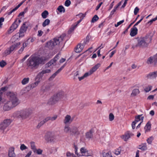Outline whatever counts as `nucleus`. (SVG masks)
<instances>
[{
	"label": "nucleus",
	"mask_w": 157,
	"mask_h": 157,
	"mask_svg": "<svg viewBox=\"0 0 157 157\" xmlns=\"http://www.w3.org/2000/svg\"><path fill=\"white\" fill-rule=\"evenodd\" d=\"M40 61V58L34 56H31L26 62L27 69L33 71L38 68Z\"/></svg>",
	"instance_id": "nucleus-1"
},
{
	"label": "nucleus",
	"mask_w": 157,
	"mask_h": 157,
	"mask_svg": "<svg viewBox=\"0 0 157 157\" xmlns=\"http://www.w3.org/2000/svg\"><path fill=\"white\" fill-rule=\"evenodd\" d=\"M151 40V38L149 36H146L144 37L140 38L138 40V43L136 45V47L142 48L146 47Z\"/></svg>",
	"instance_id": "nucleus-2"
},
{
	"label": "nucleus",
	"mask_w": 157,
	"mask_h": 157,
	"mask_svg": "<svg viewBox=\"0 0 157 157\" xmlns=\"http://www.w3.org/2000/svg\"><path fill=\"white\" fill-rule=\"evenodd\" d=\"M65 36L64 34H63L59 37L55 38L52 40L46 43V46L50 49L53 48L55 46L59 44Z\"/></svg>",
	"instance_id": "nucleus-3"
},
{
	"label": "nucleus",
	"mask_w": 157,
	"mask_h": 157,
	"mask_svg": "<svg viewBox=\"0 0 157 157\" xmlns=\"http://www.w3.org/2000/svg\"><path fill=\"white\" fill-rule=\"evenodd\" d=\"M32 113V111L30 109H26L20 111L16 112L14 113L15 117H20L22 119H25L28 118Z\"/></svg>",
	"instance_id": "nucleus-4"
},
{
	"label": "nucleus",
	"mask_w": 157,
	"mask_h": 157,
	"mask_svg": "<svg viewBox=\"0 0 157 157\" xmlns=\"http://www.w3.org/2000/svg\"><path fill=\"white\" fill-rule=\"evenodd\" d=\"M21 44L20 42H18L11 45L9 48H7L2 53L3 56H6L10 55L14 50L17 49L18 47Z\"/></svg>",
	"instance_id": "nucleus-5"
},
{
	"label": "nucleus",
	"mask_w": 157,
	"mask_h": 157,
	"mask_svg": "<svg viewBox=\"0 0 157 157\" xmlns=\"http://www.w3.org/2000/svg\"><path fill=\"white\" fill-rule=\"evenodd\" d=\"M9 95L10 98L9 101L13 107L16 106L19 104L20 101L15 94L13 93H10Z\"/></svg>",
	"instance_id": "nucleus-6"
},
{
	"label": "nucleus",
	"mask_w": 157,
	"mask_h": 157,
	"mask_svg": "<svg viewBox=\"0 0 157 157\" xmlns=\"http://www.w3.org/2000/svg\"><path fill=\"white\" fill-rule=\"evenodd\" d=\"M44 139L48 143H55L56 141V136L51 132H48L45 135Z\"/></svg>",
	"instance_id": "nucleus-7"
},
{
	"label": "nucleus",
	"mask_w": 157,
	"mask_h": 157,
	"mask_svg": "<svg viewBox=\"0 0 157 157\" xmlns=\"http://www.w3.org/2000/svg\"><path fill=\"white\" fill-rule=\"evenodd\" d=\"M11 122V120L10 119L4 120L0 124V129L5 130L10 125Z\"/></svg>",
	"instance_id": "nucleus-8"
},
{
	"label": "nucleus",
	"mask_w": 157,
	"mask_h": 157,
	"mask_svg": "<svg viewBox=\"0 0 157 157\" xmlns=\"http://www.w3.org/2000/svg\"><path fill=\"white\" fill-rule=\"evenodd\" d=\"M51 72V70L49 69H48L43 70L38 73L36 78L37 79H40L41 81L42 78L44 74L50 73Z\"/></svg>",
	"instance_id": "nucleus-9"
},
{
	"label": "nucleus",
	"mask_w": 157,
	"mask_h": 157,
	"mask_svg": "<svg viewBox=\"0 0 157 157\" xmlns=\"http://www.w3.org/2000/svg\"><path fill=\"white\" fill-rule=\"evenodd\" d=\"M59 55L60 54H57L53 59L51 60L47 63L46 64L47 65L48 67L51 66L52 65H55L56 64V61L59 58Z\"/></svg>",
	"instance_id": "nucleus-10"
},
{
	"label": "nucleus",
	"mask_w": 157,
	"mask_h": 157,
	"mask_svg": "<svg viewBox=\"0 0 157 157\" xmlns=\"http://www.w3.org/2000/svg\"><path fill=\"white\" fill-rule=\"evenodd\" d=\"M134 135V134L132 132L130 131H128L122 136L121 138L124 141H126L128 140L131 137Z\"/></svg>",
	"instance_id": "nucleus-11"
},
{
	"label": "nucleus",
	"mask_w": 157,
	"mask_h": 157,
	"mask_svg": "<svg viewBox=\"0 0 157 157\" xmlns=\"http://www.w3.org/2000/svg\"><path fill=\"white\" fill-rule=\"evenodd\" d=\"M18 24L17 20L15 21L11 26L10 29L7 31L9 34H10L13 32L15 29H16L18 27Z\"/></svg>",
	"instance_id": "nucleus-12"
},
{
	"label": "nucleus",
	"mask_w": 157,
	"mask_h": 157,
	"mask_svg": "<svg viewBox=\"0 0 157 157\" xmlns=\"http://www.w3.org/2000/svg\"><path fill=\"white\" fill-rule=\"evenodd\" d=\"M73 118H72L69 115H66L63 121V123L66 124H71L73 121Z\"/></svg>",
	"instance_id": "nucleus-13"
},
{
	"label": "nucleus",
	"mask_w": 157,
	"mask_h": 157,
	"mask_svg": "<svg viewBox=\"0 0 157 157\" xmlns=\"http://www.w3.org/2000/svg\"><path fill=\"white\" fill-rule=\"evenodd\" d=\"M15 148L13 147H10L8 150V156L9 157H16V155L14 152Z\"/></svg>",
	"instance_id": "nucleus-14"
},
{
	"label": "nucleus",
	"mask_w": 157,
	"mask_h": 157,
	"mask_svg": "<svg viewBox=\"0 0 157 157\" xmlns=\"http://www.w3.org/2000/svg\"><path fill=\"white\" fill-rule=\"evenodd\" d=\"M13 107L12 105L10 102L8 101L3 106V109L5 111H8Z\"/></svg>",
	"instance_id": "nucleus-15"
},
{
	"label": "nucleus",
	"mask_w": 157,
	"mask_h": 157,
	"mask_svg": "<svg viewBox=\"0 0 157 157\" xmlns=\"http://www.w3.org/2000/svg\"><path fill=\"white\" fill-rule=\"evenodd\" d=\"M157 76V71L149 73L147 75V77L148 79H155Z\"/></svg>",
	"instance_id": "nucleus-16"
},
{
	"label": "nucleus",
	"mask_w": 157,
	"mask_h": 157,
	"mask_svg": "<svg viewBox=\"0 0 157 157\" xmlns=\"http://www.w3.org/2000/svg\"><path fill=\"white\" fill-rule=\"evenodd\" d=\"M80 151L82 154H84L86 156L91 155V153H89L87 149L85 147H82L80 148Z\"/></svg>",
	"instance_id": "nucleus-17"
},
{
	"label": "nucleus",
	"mask_w": 157,
	"mask_h": 157,
	"mask_svg": "<svg viewBox=\"0 0 157 157\" xmlns=\"http://www.w3.org/2000/svg\"><path fill=\"white\" fill-rule=\"evenodd\" d=\"M59 100L57 97L55 95L50 98L48 101V104L53 105L55 104Z\"/></svg>",
	"instance_id": "nucleus-18"
},
{
	"label": "nucleus",
	"mask_w": 157,
	"mask_h": 157,
	"mask_svg": "<svg viewBox=\"0 0 157 157\" xmlns=\"http://www.w3.org/2000/svg\"><path fill=\"white\" fill-rule=\"evenodd\" d=\"M50 117H48L44 118L42 121L38 124L37 126V128H39L43 125L45 123L50 120Z\"/></svg>",
	"instance_id": "nucleus-19"
},
{
	"label": "nucleus",
	"mask_w": 157,
	"mask_h": 157,
	"mask_svg": "<svg viewBox=\"0 0 157 157\" xmlns=\"http://www.w3.org/2000/svg\"><path fill=\"white\" fill-rule=\"evenodd\" d=\"M131 31L130 33V35L132 36H135L137 34L138 29L135 26L131 29Z\"/></svg>",
	"instance_id": "nucleus-20"
},
{
	"label": "nucleus",
	"mask_w": 157,
	"mask_h": 157,
	"mask_svg": "<svg viewBox=\"0 0 157 157\" xmlns=\"http://www.w3.org/2000/svg\"><path fill=\"white\" fill-rule=\"evenodd\" d=\"M79 133V132L78 128L76 127H74L71 129L70 131V134L71 135L75 134H78Z\"/></svg>",
	"instance_id": "nucleus-21"
},
{
	"label": "nucleus",
	"mask_w": 157,
	"mask_h": 157,
	"mask_svg": "<svg viewBox=\"0 0 157 157\" xmlns=\"http://www.w3.org/2000/svg\"><path fill=\"white\" fill-rule=\"evenodd\" d=\"M84 47V45H82V44H78L75 49V52L77 53L80 52L83 49Z\"/></svg>",
	"instance_id": "nucleus-22"
},
{
	"label": "nucleus",
	"mask_w": 157,
	"mask_h": 157,
	"mask_svg": "<svg viewBox=\"0 0 157 157\" xmlns=\"http://www.w3.org/2000/svg\"><path fill=\"white\" fill-rule=\"evenodd\" d=\"M154 62L155 63L157 62V58L154 57V56L150 57L148 59L147 61V63L148 64H151Z\"/></svg>",
	"instance_id": "nucleus-23"
},
{
	"label": "nucleus",
	"mask_w": 157,
	"mask_h": 157,
	"mask_svg": "<svg viewBox=\"0 0 157 157\" xmlns=\"http://www.w3.org/2000/svg\"><path fill=\"white\" fill-rule=\"evenodd\" d=\"M94 132L93 130L92 129L90 130L88 132L86 133V138L90 139L93 137V134Z\"/></svg>",
	"instance_id": "nucleus-24"
},
{
	"label": "nucleus",
	"mask_w": 157,
	"mask_h": 157,
	"mask_svg": "<svg viewBox=\"0 0 157 157\" xmlns=\"http://www.w3.org/2000/svg\"><path fill=\"white\" fill-rule=\"evenodd\" d=\"M100 66V64L99 63H97L93 67L90 71V72L93 74L94 72H95Z\"/></svg>",
	"instance_id": "nucleus-25"
},
{
	"label": "nucleus",
	"mask_w": 157,
	"mask_h": 157,
	"mask_svg": "<svg viewBox=\"0 0 157 157\" xmlns=\"http://www.w3.org/2000/svg\"><path fill=\"white\" fill-rule=\"evenodd\" d=\"M138 148L142 151H146L147 149L146 143H144L139 146Z\"/></svg>",
	"instance_id": "nucleus-26"
},
{
	"label": "nucleus",
	"mask_w": 157,
	"mask_h": 157,
	"mask_svg": "<svg viewBox=\"0 0 157 157\" xmlns=\"http://www.w3.org/2000/svg\"><path fill=\"white\" fill-rule=\"evenodd\" d=\"M82 20L80 19V20L77 21L76 23H75L74 25H72L69 31L71 32L73 31L77 26L82 21Z\"/></svg>",
	"instance_id": "nucleus-27"
},
{
	"label": "nucleus",
	"mask_w": 157,
	"mask_h": 157,
	"mask_svg": "<svg viewBox=\"0 0 157 157\" xmlns=\"http://www.w3.org/2000/svg\"><path fill=\"white\" fill-rule=\"evenodd\" d=\"M65 94L63 91L59 92L56 95L58 99L59 100V99L63 98Z\"/></svg>",
	"instance_id": "nucleus-28"
},
{
	"label": "nucleus",
	"mask_w": 157,
	"mask_h": 157,
	"mask_svg": "<svg viewBox=\"0 0 157 157\" xmlns=\"http://www.w3.org/2000/svg\"><path fill=\"white\" fill-rule=\"evenodd\" d=\"M26 22H24L23 25L21 27L20 30L21 31H23L25 33L26 32L27 29V26L26 25Z\"/></svg>",
	"instance_id": "nucleus-29"
},
{
	"label": "nucleus",
	"mask_w": 157,
	"mask_h": 157,
	"mask_svg": "<svg viewBox=\"0 0 157 157\" xmlns=\"http://www.w3.org/2000/svg\"><path fill=\"white\" fill-rule=\"evenodd\" d=\"M71 129L68 125H66L64 128L63 132L65 133H68L69 132L70 133Z\"/></svg>",
	"instance_id": "nucleus-30"
},
{
	"label": "nucleus",
	"mask_w": 157,
	"mask_h": 157,
	"mask_svg": "<svg viewBox=\"0 0 157 157\" xmlns=\"http://www.w3.org/2000/svg\"><path fill=\"white\" fill-rule=\"evenodd\" d=\"M36 81L35 82L32 84L31 85V88H33L36 87L40 82V79H37L36 78Z\"/></svg>",
	"instance_id": "nucleus-31"
},
{
	"label": "nucleus",
	"mask_w": 157,
	"mask_h": 157,
	"mask_svg": "<svg viewBox=\"0 0 157 157\" xmlns=\"http://www.w3.org/2000/svg\"><path fill=\"white\" fill-rule=\"evenodd\" d=\"M49 151L51 154H54L57 151V149L54 147H51L48 149Z\"/></svg>",
	"instance_id": "nucleus-32"
},
{
	"label": "nucleus",
	"mask_w": 157,
	"mask_h": 157,
	"mask_svg": "<svg viewBox=\"0 0 157 157\" xmlns=\"http://www.w3.org/2000/svg\"><path fill=\"white\" fill-rule=\"evenodd\" d=\"M139 93L140 91L138 89H135L132 90L131 95L132 96H134L138 94Z\"/></svg>",
	"instance_id": "nucleus-33"
},
{
	"label": "nucleus",
	"mask_w": 157,
	"mask_h": 157,
	"mask_svg": "<svg viewBox=\"0 0 157 157\" xmlns=\"http://www.w3.org/2000/svg\"><path fill=\"white\" fill-rule=\"evenodd\" d=\"M30 144L31 149L33 152V151L36 149L35 143L33 141L31 142L30 143Z\"/></svg>",
	"instance_id": "nucleus-34"
},
{
	"label": "nucleus",
	"mask_w": 157,
	"mask_h": 157,
	"mask_svg": "<svg viewBox=\"0 0 157 157\" xmlns=\"http://www.w3.org/2000/svg\"><path fill=\"white\" fill-rule=\"evenodd\" d=\"M151 128V124L150 122H148L147 123L145 126L144 127V128L145 129L146 131L147 132L150 130Z\"/></svg>",
	"instance_id": "nucleus-35"
},
{
	"label": "nucleus",
	"mask_w": 157,
	"mask_h": 157,
	"mask_svg": "<svg viewBox=\"0 0 157 157\" xmlns=\"http://www.w3.org/2000/svg\"><path fill=\"white\" fill-rule=\"evenodd\" d=\"M43 151L40 148L38 149H36L35 150L33 151V152L36 153L38 155H41Z\"/></svg>",
	"instance_id": "nucleus-36"
},
{
	"label": "nucleus",
	"mask_w": 157,
	"mask_h": 157,
	"mask_svg": "<svg viewBox=\"0 0 157 157\" xmlns=\"http://www.w3.org/2000/svg\"><path fill=\"white\" fill-rule=\"evenodd\" d=\"M28 45V43H24L23 44V46L21 47V49L18 51V52L19 53H21L23 51L24 48L26 47L27 45Z\"/></svg>",
	"instance_id": "nucleus-37"
},
{
	"label": "nucleus",
	"mask_w": 157,
	"mask_h": 157,
	"mask_svg": "<svg viewBox=\"0 0 157 157\" xmlns=\"http://www.w3.org/2000/svg\"><path fill=\"white\" fill-rule=\"evenodd\" d=\"M152 87V86L148 85L144 88V90L146 92H148L151 90Z\"/></svg>",
	"instance_id": "nucleus-38"
},
{
	"label": "nucleus",
	"mask_w": 157,
	"mask_h": 157,
	"mask_svg": "<svg viewBox=\"0 0 157 157\" xmlns=\"http://www.w3.org/2000/svg\"><path fill=\"white\" fill-rule=\"evenodd\" d=\"M48 14V12L46 10H45L42 13L41 16L43 18H45L47 17V16Z\"/></svg>",
	"instance_id": "nucleus-39"
},
{
	"label": "nucleus",
	"mask_w": 157,
	"mask_h": 157,
	"mask_svg": "<svg viewBox=\"0 0 157 157\" xmlns=\"http://www.w3.org/2000/svg\"><path fill=\"white\" fill-rule=\"evenodd\" d=\"M50 20L48 19H46L42 24V26L43 27H45L47 25H48L50 23Z\"/></svg>",
	"instance_id": "nucleus-40"
},
{
	"label": "nucleus",
	"mask_w": 157,
	"mask_h": 157,
	"mask_svg": "<svg viewBox=\"0 0 157 157\" xmlns=\"http://www.w3.org/2000/svg\"><path fill=\"white\" fill-rule=\"evenodd\" d=\"M29 78H24L21 81L22 84L25 85L29 81Z\"/></svg>",
	"instance_id": "nucleus-41"
},
{
	"label": "nucleus",
	"mask_w": 157,
	"mask_h": 157,
	"mask_svg": "<svg viewBox=\"0 0 157 157\" xmlns=\"http://www.w3.org/2000/svg\"><path fill=\"white\" fill-rule=\"evenodd\" d=\"M142 114L138 115L137 116H136L135 117V119L134 121L136 123H137V122L140 121L141 120V117L142 116Z\"/></svg>",
	"instance_id": "nucleus-42"
},
{
	"label": "nucleus",
	"mask_w": 157,
	"mask_h": 157,
	"mask_svg": "<svg viewBox=\"0 0 157 157\" xmlns=\"http://www.w3.org/2000/svg\"><path fill=\"white\" fill-rule=\"evenodd\" d=\"M58 73H59L57 72V71H56L49 78V80L50 81L52 80Z\"/></svg>",
	"instance_id": "nucleus-43"
},
{
	"label": "nucleus",
	"mask_w": 157,
	"mask_h": 157,
	"mask_svg": "<svg viewBox=\"0 0 157 157\" xmlns=\"http://www.w3.org/2000/svg\"><path fill=\"white\" fill-rule=\"evenodd\" d=\"M57 10L60 12H65L64 8V7L63 6H59L57 8Z\"/></svg>",
	"instance_id": "nucleus-44"
},
{
	"label": "nucleus",
	"mask_w": 157,
	"mask_h": 157,
	"mask_svg": "<svg viewBox=\"0 0 157 157\" xmlns=\"http://www.w3.org/2000/svg\"><path fill=\"white\" fill-rule=\"evenodd\" d=\"M19 38V37L18 33H16L15 35L12 37V40L13 41H15L18 39Z\"/></svg>",
	"instance_id": "nucleus-45"
},
{
	"label": "nucleus",
	"mask_w": 157,
	"mask_h": 157,
	"mask_svg": "<svg viewBox=\"0 0 157 157\" xmlns=\"http://www.w3.org/2000/svg\"><path fill=\"white\" fill-rule=\"evenodd\" d=\"M153 137L152 136L148 138L147 140V141L148 144H151L152 141L153 140Z\"/></svg>",
	"instance_id": "nucleus-46"
},
{
	"label": "nucleus",
	"mask_w": 157,
	"mask_h": 157,
	"mask_svg": "<svg viewBox=\"0 0 157 157\" xmlns=\"http://www.w3.org/2000/svg\"><path fill=\"white\" fill-rule=\"evenodd\" d=\"M99 19L97 15H95L93 17L91 20V22H94L97 21Z\"/></svg>",
	"instance_id": "nucleus-47"
},
{
	"label": "nucleus",
	"mask_w": 157,
	"mask_h": 157,
	"mask_svg": "<svg viewBox=\"0 0 157 157\" xmlns=\"http://www.w3.org/2000/svg\"><path fill=\"white\" fill-rule=\"evenodd\" d=\"M7 87H2L0 90V94L2 95L3 93L7 89Z\"/></svg>",
	"instance_id": "nucleus-48"
},
{
	"label": "nucleus",
	"mask_w": 157,
	"mask_h": 157,
	"mask_svg": "<svg viewBox=\"0 0 157 157\" xmlns=\"http://www.w3.org/2000/svg\"><path fill=\"white\" fill-rule=\"evenodd\" d=\"M6 65V63L4 60H2L0 62V66L1 67H3Z\"/></svg>",
	"instance_id": "nucleus-49"
},
{
	"label": "nucleus",
	"mask_w": 157,
	"mask_h": 157,
	"mask_svg": "<svg viewBox=\"0 0 157 157\" xmlns=\"http://www.w3.org/2000/svg\"><path fill=\"white\" fill-rule=\"evenodd\" d=\"M114 116L112 113H111L109 114V119L110 121H113L114 119Z\"/></svg>",
	"instance_id": "nucleus-50"
},
{
	"label": "nucleus",
	"mask_w": 157,
	"mask_h": 157,
	"mask_svg": "<svg viewBox=\"0 0 157 157\" xmlns=\"http://www.w3.org/2000/svg\"><path fill=\"white\" fill-rule=\"evenodd\" d=\"M25 32L19 30V32L17 33H18L19 37H22L24 36Z\"/></svg>",
	"instance_id": "nucleus-51"
},
{
	"label": "nucleus",
	"mask_w": 157,
	"mask_h": 157,
	"mask_svg": "<svg viewBox=\"0 0 157 157\" xmlns=\"http://www.w3.org/2000/svg\"><path fill=\"white\" fill-rule=\"evenodd\" d=\"M71 4V1L70 0H67L65 3V5L67 7L69 6Z\"/></svg>",
	"instance_id": "nucleus-52"
},
{
	"label": "nucleus",
	"mask_w": 157,
	"mask_h": 157,
	"mask_svg": "<svg viewBox=\"0 0 157 157\" xmlns=\"http://www.w3.org/2000/svg\"><path fill=\"white\" fill-rule=\"evenodd\" d=\"M58 116L57 115H54L52 117H50V120L53 121L55 120L57 118Z\"/></svg>",
	"instance_id": "nucleus-53"
},
{
	"label": "nucleus",
	"mask_w": 157,
	"mask_h": 157,
	"mask_svg": "<svg viewBox=\"0 0 157 157\" xmlns=\"http://www.w3.org/2000/svg\"><path fill=\"white\" fill-rule=\"evenodd\" d=\"M92 74L91 73V72H90V71H89L88 72L85 73L84 74V77H85V78H86L87 77L90 75H91Z\"/></svg>",
	"instance_id": "nucleus-54"
},
{
	"label": "nucleus",
	"mask_w": 157,
	"mask_h": 157,
	"mask_svg": "<svg viewBox=\"0 0 157 157\" xmlns=\"http://www.w3.org/2000/svg\"><path fill=\"white\" fill-rule=\"evenodd\" d=\"M20 148L21 150L23 151L27 149V147L24 144H22L21 145Z\"/></svg>",
	"instance_id": "nucleus-55"
},
{
	"label": "nucleus",
	"mask_w": 157,
	"mask_h": 157,
	"mask_svg": "<svg viewBox=\"0 0 157 157\" xmlns=\"http://www.w3.org/2000/svg\"><path fill=\"white\" fill-rule=\"evenodd\" d=\"M76 16H78L79 17L81 18L80 19L82 20L84 17H85V15L82 14V13H80L78 15H77Z\"/></svg>",
	"instance_id": "nucleus-56"
},
{
	"label": "nucleus",
	"mask_w": 157,
	"mask_h": 157,
	"mask_svg": "<svg viewBox=\"0 0 157 157\" xmlns=\"http://www.w3.org/2000/svg\"><path fill=\"white\" fill-rule=\"evenodd\" d=\"M124 20H121L118 22L117 24H115V26L116 27H117L119 25H120L121 24L123 23L124 22Z\"/></svg>",
	"instance_id": "nucleus-57"
},
{
	"label": "nucleus",
	"mask_w": 157,
	"mask_h": 157,
	"mask_svg": "<svg viewBox=\"0 0 157 157\" xmlns=\"http://www.w3.org/2000/svg\"><path fill=\"white\" fill-rule=\"evenodd\" d=\"M121 152V149L120 148H118L115 151V154L118 155L120 154Z\"/></svg>",
	"instance_id": "nucleus-58"
},
{
	"label": "nucleus",
	"mask_w": 157,
	"mask_h": 157,
	"mask_svg": "<svg viewBox=\"0 0 157 157\" xmlns=\"http://www.w3.org/2000/svg\"><path fill=\"white\" fill-rule=\"evenodd\" d=\"M139 9L138 7H136L134 9V14L135 15H136L137 14V13L139 12Z\"/></svg>",
	"instance_id": "nucleus-59"
},
{
	"label": "nucleus",
	"mask_w": 157,
	"mask_h": 157,
	"mask_svg": "<svg viewBox=\"0 0 157 157\" xmlns=\"http://www.w3.org/2000/svg\"><path fill=\"white\" fill-rule=\"evenodd\" d=\"M79 75V72L78 71H77L75 74L74 79H75L76 78L77 76Z\"/></svg>",
	"instance_id": "nucleus-60"
},
{
	"label": "nucleus",
	"mask_w": 157,
	"mask_h": 157,
	"mask_svg": "<svg viewBox=\"0 0 157 157\" xmlns=\"http://www.w3.org/2000/svg\"><path fill=\"white\" fill-rule=\"evenodd\" d=\"M24 1H23L22 2H21L16 7H15L14 8L16 10H17L24 2Z\"/></svg>",
	"instance_id": "nucleus-61"
},
{
	"label": "nucleus",
	"mask_w": 157,
	"mask_h": 157,
	"mask_svg": "<svg viewBox=\"0 0 157 157\" xmlns=\"http://www.w3.org/2000/svg\"><path fill=\"white\" fill-rule=\"evenodd\" d=\"M24 1H23L22 2H21L16 7H15L14 8L16 10H17L24 2Z\"/></svg>",
	"instance_id": "nucleus-62"
},
{
	"label": "nucleus",
	"mask_w": 157,
	"mask_h": 157,
	"mask_svg": "<svg viewBox=\"0 0 157 157\" xmlns=\"http://www.w3.org/2000/svg\"><path fill=\"white\" fill-rule=\"evenodd\" d=\"M66 64H64L63 66H62L57 71L59 73L64 68Z\"/></svg>",
	"instance_id": "nucleus-63"
},
{
	"label": "nucleus",
	"mask_w": 157,
	"mask_h": 157,
	"mask_svg": "<svg viewBox=\"0 0 157 157\" xmlns=\"http://www.w3.org/2000/svg\"><path fill=\"white\" fill-rule=\"evenodd\" d=\"M43 33V32L40 30L38 31V34L37 36H41Z\"/></svg>",
	"instance_id": "nucleus-64"
}]
</instances>
